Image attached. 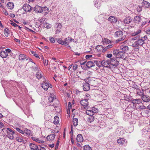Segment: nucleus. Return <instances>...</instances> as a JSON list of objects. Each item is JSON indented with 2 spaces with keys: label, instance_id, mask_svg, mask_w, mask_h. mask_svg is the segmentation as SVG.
I'll use <instances>...</instances> for the list:
<instances>
[{
  "label": "nucleus",
  "instance_id": "obj_44",
  "mask_svg": "<svg viewBox=\"0 0 150 150\" xmlns=\"http://www.w3.org/2000/svg\"><path fill=\"white\" fill-rule=\"evenodd\" d=\"M94 120V118L92 116H90L88 117L87 120L88 122L91 123V122H93Z\"/></svg>",
  "mask_w": 150,
  "mask_h": 150
},
{
  "label": "nucleus",
  "instance_id": "obj_36",
  "mask_svg": "<svg viewBox=\"0 0 150 150\" xmlns=\"http://www.w3.org/2000/svg\"><path fill=\"white\" fill-rule=\"evenodd\" d=\"M113 45L112 44L111 45H108V46H106L104 48V50H103V52H105L108 50L110 48H112L113 47Z\"/></svg>",
  "mask_w": 150,
  "mask_h": 150
},
{
  "label": "nucleus",
  "instance_id": "obj_8",
  "mask_svg": "<svg viewBox=\"0 0 150 150\" xmlns=\"http://www.w3.org/2000/svg\"><path fill=\"white\" fill-rule=\"evenodd\" d=\"M129 48L128 46L122 45L120 46V50L123 52L125 53L129 50Z\"/></svg>",
  "mask_w": 150,
  "mask_h": 150
},
{
  "label": "nucleus",
  "instance_id": "obj_11",
  "mask_svg": "<svg viewBox=\"0 0 150 150\" xmlns=\"http://www.w3.org/2000/svg\"><path fill=\"white\" fill-rule=\"evenodd\" d=\"M142 32V30L140 29H138L136 31H134V32L132 33L131 35V36H135L137 35H140L139 34H140Z\"/></svg>",
  "mask_w": 150,
  "mask_h": 150
},
{
  "label": "nucleus",
  "instance_id": "obj_6",
  "mask_svg": "<svg viewBox=\"0 0 150 150\" xmlns=\"http://www.w3.org/2000/svg\"><path fill=\"white\" fill-rule=\"evenodd\" d=\"M23 8L26 12L30 11L32 9V7L28 4H25L23 5Z\"/></svg>",
  "mask_w": 150,
  "mask_h": 150
},
{
  "label": "nucleus",
  "instance_id": "obj_39",
  "mask_svg": "<svg viewBox=\"0 0 150 150\" xmlns=\"http://www.w3.org/2000/svg\"><path fill=\"white\" fill-rule=\"evenodd\" d=\"M57 40L59 43L64 45V41H63L61 39L57 38Z\"/></svg>",
  "mask_w": 150,
  "mask_h": 150
},
{
  "label": "nucleus",
  "instance_id": "obj_47",
  "mask_svg": "<svg viewBox=\"0 0 150 150\" xmlns=\"http://www.w3.org/2000/svg\"><path fill=\"white\" fill-rule=\"evenodd\" d=\"M119 52V51L118 50L116 49L114 50L113 51V55H115L116 57V55H117Z\"/></svg>",
  "mask_w": 150,
  "mask_h": 150
},
{
  "label": "nucleus",
  "instance_id": "obj_23",
  "mask_svg": "<svg viewBox=\"0 0 150 150\" xmlns=\"http://www.w3.org/2000/svg\"><path fill=\"white\" fill-rule=\"evenodd\" d=\"M7 137L9 138L10 139H13L14 138L13 134L14 132H7Z\"/></svg>",
  "mask_w": 150,
  "mask_h": 150
},
{
  "label": "nucleus",
  "instance_id": "obj_28",
  "mask_svg": "<svg viewBox=\"0 0 150 150\" xmlns=\"http://www.w3.org/2000/svg\"><path fill=\"white\" fill-rule=\"evenodd\" d=\"M7 6L9 9H12L13 8L14 6L13 3L9 2L7 4Z\"/></svg>",
  "mask_w": 150,
  "mask_h": 150
},
{
  "label": "nucleus",
  "instance_id": "obj_45",
  "mask_svg": "<svg viewBox=\"0 0 150 150\" xmlns=\"http://www.w3.org/2000/svg\"><path fill=\"white\" fill-rule=\"evenodd\" d=\"M132 37L131 39L132 40H137L140 38V35H137L135 36H132Z\"/></svg>",
  "mask_w": 150,
  "mask_h": 150
},
{
  "label": "nucleus",
  "instance_id": "obj_34",
  "mask_svg": "<svg viewBox=\"0 0 150 150\" xmlns=\"http://www.w3.org/2000/svg\"><path fill=\"white\" fill-rule=\"evenodd\" d=\"M37 78L38 79H40L43 76L42 73L41 72H38L36 74Z\"/></svg>",
  "mask_w": 150,
  "mask_h": 150
},
{
  "label": "nucleus",
  "instance_id": "obj_7",
  "mask_svg": "<svg viewBox=\"0 0 150 150\" xmlns=\"http://www.w3.org/2000/svg\"><path fill=\"white\" fill-rule=\"evenodd\" d=\"M142 4V7L144 8H149L150 7V3L146 0H143Z\"/></svg>",
  "mask_w": 150,
  "mask_h": 150
},
{
  "label": "nucleus",
  "instance_id": "obj_42",
  "mask_svg": "<svg viewBox=\"0 0 150 150\" xmlns=\"http://www.w3.org/2000/svg\"><path fill=\"white\" fill-rule=\"evenodd\" d=\"M73 123L74 125L75 126H76L78 125V120L77 118H74L73 120Z\"/></svg>",
  "mask_w": 150,
  "mask_h": 150
},
{
  "label": "nucleus",
  "instance_id": "obj_57",
  "mask_svg": "<svg viewBox=\"0 0 150 150\" xmlns=\"http://www.w3.org/2000/svg\"><path fill=\"white\" fill-rule=\"evenodd\" d=\"M3 11L5 15L7 16L8 15V13L5 8L3 10Z\"/></svg>",
  "mask_w": 150,
  "mask_h": 150
},
{
  "label": "nucleus",
  "instance_id": "obj_55",
  "mask_svg": "<svg viewBox=\"0 0 150 150\" xmlns=\"http://www.w3.org/2000/svg\"><path fill=\"white\" fill-rule=\"evenodd\" d=\"M31 52L32 54H33L36 57L39 58V56L38 55V54L35 53L34 52L31 51Z\"/></svg>",
  "mask_w": 150,
  "mask_h": 150
},
{
  "label": "nucleus",
  "instance_id": "obj_1",
  "mask_svg": "<svg viewBox=\"0 0 150 150\" xmlns=\"http://www.w3.org/2000/svg\"><path fill=\"white\" fill-rule=\"evenodd\" d=\"M115 35L117 38H120L116 40V42L117 43L120 41H122L126 38L125 35H123V32L121 31H117L115 33Z\"/></svg>",
  "mask_w": 150,
  "mask_h": 150
},
{
  "label": "nucleus",
  "instance_id": "obj_31",
  "mask_svg": "<svg viewBox=\"0 0 150 150\" xmlns=\"http://www.w3.org/2000/svg\"><path fill=\"white\" fill-rule=\"evenodd\" d=\"M53 123L54 124L57 125L59 123V118L58 116H56L54 118Z\"/></svg>",
  "mask_w": 150,
  "mask_h": 150
},
{
  "label": "nucleus",
  "instance_id": "obj_3",
  "mask_svg": "<svg viewBox=\"0 0 150 150\" xmlns=\"http://www.w3.org/2000/svg\"><path fill=\"white\" fill-rule=\"evenodd\" d=\"M147 39V36L145 35L144 37H141L140 38H139V39L136 41L138 44V45L142 46L145 43L144 41L146 40Z\"/></svg>",
  "mask_w": 150,
  "mask_h": 150
},
{
  "label": "nucleus",
  "instance_id": "obj_63",
  "mask_svg": "<svg viewBox=\"0 0 150 150\" xmlns=\"http://www.w3.org/2000/svg\"><path fill=\"white\" fill-rule=\"evenodd\" d=\"M43 61L44 65H47L48 64V61L47 60L43 59Z\"/></svg>",
  "mask_w": 150,
  "mask_h": 150
},
{
  "label": "nucleus",
  "instance_id": "obj_13",
  "mask_svg": "<svg viewBox=\"0 0 150 150\" xmlns=\"http://www.w3.org/2000/svg\"><path fill=\"white\" fill-rule=\"evenodd\" d=\"M42 7L40 6H36L34 8V9L35 11L38 13H42Z\"/></svg>",
  "mask_w": 150,
  "mask_h": 150
},
{
  "label": "nucleus",
  "instance_id": "obj_33",
  "mask_svg": "<svg viewBox=\"0 0 150 150\" xmlns=\"http://www.w3.org/2000/svg\"><path fill=\"white\" fill-rule=\"evenodd\" d=\"M96 49L98 52H100L102 51L103 52V50H104L103 47L100 45H98L96 46Z\"/></svg>",
  "mask_w": 150,
  "mask_h": 150
},
{
  "label": "nucleus",
  "instance_id": "obj_17",
  "mask_svg": "<svg viewBox=\"0 0 150 150\" xmlns=\"http://www.w3.org/2000/svg\"><path fill=\"white\" fill-rule=\"evenodd\" d=\"M104 18L103 15H99L96 19L97 22L98 23L103 21L104 20Z\"/></svg>",
  "mask_w": 150,
  "mask_h": 150
},
{
  "label": "nucleus",
  "instance_id": "obj_40",
  "mask_svg": "<svg viewBox=\"0 0 150 150\" xmlns=\"http://www.w3.org/2000/svg\"><path fill=\"white\" fill-rule=\"evenodd\" d=\"M16 140L19 142H23L24 140L21 136H18L16 138Z\"/></svg>",
  "mask_w": 150,
  "mask_h": 150
},
{
  "label": "nucleus",
  "instance_id": "obj_30",
  "mask_svg": "<svg viewBox=\"0 0 150 150\" xmlns=\"http://www.w3.org/2000/svg\"><path fill=\"white\" fill-rule=\"evenodd\" d=\"M94 62L95 63L97 66L99 67H100L102 66V61H100L98 60H95L94 61Z\"/></svg>",
  "mask_w": 150,
  "mask_h": 150
},
{
  "label": "nucleus",
  "instance_id": "obj_22",
  "mask_svg": "<svg viewBox=\"0 0 150 150\" xmlns=\"http://www.w3.org/2000/svg\"><path fill=\"white\" fill-rule=\"evenodd\" d=\"M110 64V62L109 61H105L104 60L102 61V66L107 67H108L109 64Z\"/></svg>",
  "mask_w": 150,
  "mask_h": 150
},
{
  "label": "nucleus",
  "instance_id": "obj_52",
  "mask_svg": "<svg viewBox=\"0 0 150 150\" xmlns=\"http://www.w3.org/2000/svg\"><path fill=\"white\" fill-rule=\"evenodd\" d=\"M49 40L52 43H54L55 42L54 39L53 37H50Z\"/></svg>",
  "mask_w": 150,
  "mask_h": 150
},
{
  "label": "nucleus",
  "instance_id": "obj_26",
  "mask_svg": "<svg viewBox=\"0 0 150 150\" xmlns=\"http://www.w3.org/2000/svg\"><path fill=\"white\" fill-rule=\"evenodd\" d=\"M138 143L139 146L142 147L144 146L146 144V142L143 140H138Z\"/></svg>",
  "mask_w": 150,
  "mask_h": 150
},
{
  "label": "nucleus",
  "instance_id": "obj_41",
  "mask_svg": "<svg viewBox=\"0 0 150 150\" xmlns=\"http://www.w3.org/2000/svg\"><path fill=\"white\" fill-rule=\"evenodd\" d=\"M23 134H26L28 135H30L31 134V131L28 129H25L24 131Z\"/></svg>",
  "mask_w": 150,
  "mask_h": 150
},
{
  "label": "nucleus",
  "instance_id": "obj_50",
  "mask_svg": "<svg viewBox=\"0 0 150 150\" xmlns=\"http://www.w3.org/2000/svg\"><path fill=\"white\" fill-rule=\"evenodd\" d=\"M8 30L7 28H5L4 30V33L6 37H8Z\"/></svg>",
  "mask_w": 150,
  "mask_h": 150
},
{
  "label": "nucleus",
  "instance_id": "obj_60",
  "mask_svg": "<svg viewBox=\"0 0 150 150\" xmlns=\"http://www.w3.org/2000/svg\"><path fill=\"white\" fill-rule=\"evenodd\" d=\"M139 108L141 110H143L144 109H145L146 108L145 106L142 105H140L139 107Z\"/></svg>",
  "mask_w": 150,
  "mask_h": 150
},
{
  "label": "nucleus",
  "instance_id": "obj_64",
  "mask_svg": "<svg viewBox=\"0 0 150 150\" xmlns=\"http://www.w3.org/2000/svg\"><path fill=\"white\" fill-rule=\"evenodd\" d=\"M112 57V55L111 54H107L106 55V57L108 58H110Z\"/></svg>",
  "mask_w": 150,
  "mask_h": 150
},
{
  "label": "nucleus",
  "instance_id": "obj_46",
  "mask_svg": "<svg viewBox=\"0 0 150 150\" xmlns=\"http://www.w3.org/2000/svg\"><path fill=\"white\" fill-rule=\"evenodd\" d=\"M83 149L84 150H91V148L88 145H86L84 146Z\"/></svg>",
  "mask_w": 150,
  "mask_h": 150
},
{
  "label": "nucleus",
  "instance_id": "obj_16",
  "mask_svg": "<svg viewBox=\"0 0 150 150\" xmlns=\"http://www.w3.org/2000/svg\"><path fill=\"white\" fill-rule=\"evenodd\" d=\"M108 20L111 23H116L117 21V18L113 16H110L108 18Z\"/></svg>",
  "mask_w": 150,
  "mask_h": 150
},
{
  "label": "nucleus",
  "instance_id": "obj_2",
  "mask_svg": "<svg viewBox=\"0 0 150 150\" xmlns=\"http://www.w3.org/2000/svg\"><path fill=\"white\" fill-rule=\"evenodd\" d=\"M98 110L97 108L93 107L89 110H87L86 111V114L90 116H92L95 113L98 112Z\"/></svg>",
  "mask_w": 150,
  "mask_h": 150
},
{
  "label": "nucleus",
  "instance_id": "obj_25",
  "mask_svg": "<svg viewBox=\"0 0 150 150\" xmlns=\"http://www.w3.org/2000/svg\"><path fill=\"white\" fill-rule=\"evenodd\" d=\"M94 66V63L92 61H89L86 63V66L88 68H90Z\"/></svg>",
  "mask_w": 150,
  "mask_h": 150
},
{
  "label": "nucleus",
  "instance_id": "obj_58",
  "mask_svg": "<svg viewBox=\"0 0 150 150\" xmlns=\"http://www.w3.org/2000/svg\"><path fill=\"white\" fill-rule=\"evenodd\" d=\"M78 67V65H77L75 64L73 65V69L74 70V71H75L76 69Z\"/></svg>",
  "mask_w": 150,
  "mask_h": 150
},
{
  "label": "nucleus",
  "instance_id": "obj_15",
  "mask_svg": "<svg viewBox=\"0 0 150 150\" xmlns=\"http://www.w3.org/2000/svg\"><path fill=\"white\" fill-rule=\"evenodd\" d=\"M144 102H147L150 101V97L147 95H143L142 97Z\"/></svg>",
  "mask_w": 150,
  "mask_h": 150
},
{
  "label": "nucleus",
  "instance_id": "obj_9",
  "mask_svg": "<svg viewBox=\"0 0 150 150\" xmlns=\"http://www.w3.org/2000/svg\"><path fill=\"white\" fill-rule=\"evenodd\" d=\"M55 135L54 134H51L47 136L46 139L47 141L52 142L53 141L55 138Z\"/></svg>",
  "mask_w": 150,
  "mask_h": 150
},
{
  "label": "nucleus",
  "instance_id": "obj_12",
  "mask_svg": "<svg viewBox=\"0 0 150 150\" xmlns=\"http://www.w3.org/2000/svg\"><path fill=\"white\" fill-rule=\"evenodd\" d=\"M74 40V39L71 38L69 37H68L64 40V45H67L68 43L72 42Z\"/></svg>",
  "mask_w": 150,
  "mask_h": 150
},
{
  "label": "nucleus",
  "instance_id": "obj_18",
  "mask_svg": "<svg viewBox=\"0 0 150 150\" xmlns=\"http://www.w3.org/2000/svg\"><path fill=\"white\" fill-rule=\"evenodd\" d=\"M142 20L141 17L139 16H135L134 19V21L137 23H139Z\"/></svg>",
  "mask_w": 150,
  "mask_h": 150
},
{
  "label": "nucleus",
  "instance_id": "obj_24",
  "mask_svg": "<svg viewBox=\"0 0 150 150\" xmlns=\"http://www.w3.org/2000/svg\"><path fill=\"white\" fill-rule=\"evenodd\" d=\"M76 140L78 142H82L83 140V139L82 137V136L81 134H78L76 138Z\"/></svg>",
  "mask_w": 150,
  "mask_h": 150
},
{
  "label": "nucleus",
  "instance_id": "obj_59",
  "mask_svg": "<svg viewBox=\"0 0 150 150\" xmlns=\"http://www.w3.org/2000/svg\"><path fill=\"white\" fill-rule=\"evenodd\" d=\"M11 25H12L14 27L18 26L19 28H20V27L19 26H18V25H17L15 23H14L13 22H12V23H11Z\"/></svg>",
  "mask_w": 150,
  "mask_h": 150
},
{
  "label": "nucleus",
  "instance_id": "obj_5",
  "mask_svg": "<svg viewBox=\"0 0 150 150\" xmlns=\"http://www.w3.org/2000/svg\"><path fill=\"white\" fill-rule=\"evenodd\" d=\"M80 103L81 105L85 109L87 108L88 105V101L87 100H85L84 99L81 100L80 101Z\"/></svg>",
  "mask_w": 150,
  "mask_h": 150
},
{
  "label": "nucleus",
  "instance_id": "obj_29",
  "mask_svg": "<svg viewBox=\"0 0 150 150\" xmlns=\"http://www.w3.org/2000/svg\"><path fill=\"white\" fill-rule=\"evenodd\" d=\"M142 100L140 99H134L132 100V103L134 104H138L141 103Z\"/></svg>",
  "mask_w": 150,
  "mask_h": 150
},
{
  "label": "nucleus",
  "instance_id": "obj_49",
  "mask_svg": "<svg viewBox=\"0 0 150 150\" xmlns=\"http://www.w3.org/2000/svg\"><path fill=\"white\" fill-rule=\"evenodd\" d=\"M95 7H96L97 8H99L100 6V2H99L98 1L97 2L96 1L95 3Z\"/></svg>",
  "mask_w": 150,
  "mask_h": 150
},
{
  "label": "nucleus",
  "instance_id": "obj_38",
  "mask_svg": "<svg viewBox=\"0 0 150 150\" xmlns=\"http://www.w3.org/2000/svg\"><path fill=\"white\" fill-rule=\"evenodd\" d=\"M42 12L44 13L45 14H47L48 13L49 10L48 8L46 7H44L42 8Z\"/></svg>",
  "mask_w": 150,
  "mask_h": 150
},
{
  "label": "nucleus",
  "instance_id": "obj_14",
  "mask_svg": "<svg viewBox=\"0 0 150 150\" xmlns=\"http://www.w3.org/2000/svg\"><path fill=\"white\" fill-rule=\"evenodd\" d=\"M125 53L122 51L119 52L117 55H116V58L125 59Z\"/></svg>",
  "mask_w": 150,
  "mask_h": 150
},
{
  "label": "nucleus",
  "instance_id": "obj_56",
  "mask_svg": "<svg viewBox=\"0 0 150 150\" xmlns=\"http://www.w3.org/2000/svg\"><path fill=\"white\" fill-rule=\"evenodd\" d=\"M110 63H114V62L115 61L116 59L114 57H112V58H111L110 59Z\"/></svg>",
  "mask_w": 150,
  "mask_h": 150
},
{
  "label": "nucleus",
  "instance_id": "obj_4",
  "mask_svg": "<svg viewBox=\"0 0 150 150\" xmlns=\"http://www.w3.org/2000/svg\"><path fill=\"white\" fill-rule=\"evenodd\" d=\"M41 86L45 90L47 91L49 87L52 88V86L51 84L46 82L45 81H43L41 85Z\"/></svg>",
  "mask_w": 150,
  "mask_h": 150
},
{
  "label": "nucleus",
  "instance_id": "obj_51",
  "mask_svg": "<svg viewBox=\"0 0 150 150\" xmlns=\"http://www.w3.org/2000/svg\"><path fill=\"white\" fill-rule=\"evenodd\" d=\"M36 142L40 143L43 144L44 143V141L40 140L38 138H37V139H36Z\"/></svg>",
  "mask_w": 150,
  "mask_h": 150
},
{
  "label": "nucleus",
  "instance_id": "obj_27",
  "mask_svg": "<svg viewBox=\"0 0 150 150\" xmlns=\"http://www.w3.org/2000/svg\"><path fill=\"white\" fill-rule=\"evenodd\" d=\"M132 21V19L130 17H127L125 18L124 20V22L125 23L129 24Z\"/></svg>",
  "mask_w": 150,
  "mask_h": 150
},
{
  "label": "nucleus",
  "instance_id": "obj_37",
  "mask_svg": "<svg viewBox=\"0 0 150 150\" xmlns=\"http://www.w3.org/2000/svg\"><path fill=\"white\" fill-rule=\"evenodd\" d=\"M139 45H138V44L135 41L133 44H132V46L136 48L138 50H139Z\"/></svg>",
  "mask_w": 150,
  "mask_h": 150
},
{
  "label": "nucleus",
  "instance_id": "obj_61",
  "mask_svg": "<svg viewBox=\"0 0 150 150\" xmlns=\"http://www.w3.org/2000/svg\"><path fill=\"white\" fill-rule=\"evenodd\" d=\"M38 21H39L40 23H43V21H44V19L43 18H39L38 19Z\"/></svg>",
  "mask_w": 150,
  "mask_h": 150
},
{
  "label": "nucleus",
  "instance_id": "obj_21",
  "mask_svg": "<svg viewBox=\"0 0 150 150\" xmlns=\"http://www.w3.org/2000/svg\"><path fill=\"white\" fill-rule=\"evenodd\" d=\"M18 58L21 61L24 60L26 59L27 60H28V59L26 58V55L23 54H20Z\"/></svg>",
  "mask_w": 150,
  "mask_h": 150
},
{
  "label": "nucleus",
  "instance_id": "obj_43",
  "mask_svg": "<svg viewBox=\"0 0 150 150\" xmlns=\"http://www.w3.org/2000/svg\"><path fill=\"white\" fill-rule=\"evenodd\" d=\"M103 42L104 44H109L111 43V41L106 38H104L103 39Z\"/></svg>",
  "mask_w": 150,
  "mask_h": 150
},
{
  "label": "nucleus",
  "instance_id": "obj_62",
  "mask_svg": "<svg viewBox=\"0 0 150 150\" xmlns=\"http://www.w3.org/2000/svg\"><path fill=\"white\" fill-rule=\"evenodd\" d=\"M92 56V55H87L86 56L85 58L86 59H89Z\"/></svg>",
  "mask_w": 150,
  "mask_h": 150
},
{
  "label": "nucleus",
  "instance_id": "obj_20",
  "mask_svg": "<svg viewBox=\"0 0 150 150\" xmlns=\"http://www.w3.org/2000/svg\"><path fill=\"white\" fill-rule=\"evenodd\" d=\"M8 56V54L6 52L2 51L0 52V56L2 58H6Z\"/></svg>",
  "mask_w": 150,
  "mask_h": 150
},
{
  "label": "nucleus",
  "instance_id": "obj_48",
  "mask_svg": "<svg viewBox=\"0 0 150 150\" xmlns=\"http://www.w3.org/2000/svg\"><path fill=\"white\" fill-rule=\"evenodd\" d=\"M91 96L90 95L86 93L85 94L84 97V99L87 100L88 101V100L90 98Z\"/></svg>",
  "mask_w": 150,
  "mask_h": 150
},
{
  "label": "nucleus",
  "instance_id": "obj_54",
  "mask_svg": "<svg viewBox=\"0 0 150 150\" xmlns=\"http://www.w3.org/2000/svg\"><path fill=\"white\" fill-rule=\"evenodd\" d=\"M112 64L115 66H117L119 64V62L117 61L116 59L115 61L114 62V63H112Z\"/></svg>",
  "mask_w": 150,
  "mask_h": 150
},
{
  "label": "nucleus",
  "instance_id": "obj_32",
  "mask_svg": "<svg viewBox=\"0 0 150 150\" xmlns=\"http://www.w3.org/2000/svg\"><path fill=\"white\" fill-rule=\"evenodd\" d=\"M55 98V96L53 94H50L48 98L49 101L50 102H52L54 100Z\"/></svg>",
  "mask_w": 150,
  "mask_h": 150
},
{
  "label": "nucleus",
  "instance_id": "obj_19",
  "mask_svg": "<svg viewBox=\"0 0 150 150\" xmlns=\"http://www.w3.org/2000/svg\"><path fill=\"white\" fill-rule=\"evenodd\" d=\"M29 147L31 149L33 150H37L38 148L37 146L32 143L30 144Z\"/></svg>",
  "mask_w": 150,
  "mask_h": 150
},
{
  "label": "nucleus",
  "instance_id": "obj_35",
  "mask_svg": "<svg viewBox=\"0 0 150 150\" xmlns=\"http://www.w3.org/2000/svg\"><path fill=\"white\" fill-rule=\"evenodd\" d=\"M125 141L123 138H120L117 140V143L120 144H123Z\"/></svg>",
  "mask_w": 150,
  "mask_h": 150
},
{
  "label": "nucleus",
  "instance_id": "obj_10",
  "mask_svg": "<svg viewBox=\"0 0 150 150\" xmlns=\"http://www.w3.org/2000/svg\"><path fill=\"white\" fill-rule=\"evenodd\" d=\"M83 89L84 91H88L90 89L89 84L87 82L83 83Z\"/></svg>",
  "mask_w": 150,
  "mask_h": 150
},
{
  "label": "nucleus",
  "instance_id": "obj_53",
  "mask_svg": "<svg viewBox=\"0 0 150 150\" xmlns=\"http://www.w3.org/2000/svg\"><path fill=\"white\" fill-rule=\"evenodd\" d=\"M16 130L18 132L22 134H23V133H24V131L21 130L18 128H16Z\"/></svg>",
  "mask_w": 150,
  "mask_h": 150
}]
</instances>
